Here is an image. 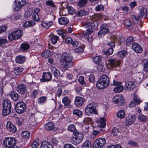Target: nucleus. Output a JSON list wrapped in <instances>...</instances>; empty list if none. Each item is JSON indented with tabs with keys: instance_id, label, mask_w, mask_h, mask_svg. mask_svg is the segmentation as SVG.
Instances as JSON below:
<instances>
[{
	"instance_id": "nucleus-1",
	"label": "nucleus",
	"mask_w": 148,
	"mask_h": 148,
	"mask_svg": "<svg viewBox=\"0 0 148 148\" xmlns=\"http://www.w3.org/2000/svg\"><path fill=\"white\" fill-rule=\"evenodd\" d=\"M73 56L70 54L66 53L62 54L61 65L64 71L68 70L73 66Z\"/></svg>"
},
{
	"instance_id": "nucleus-2",
	"label": "nucleus",
	"mask_w": 148,
	"mask_h": 148,
	"mask_svg": "<svg viewBox=\"0 0 148 148\" xmlns=\"http://www.w3.org/2000/svg\"><path fill=\"white\" fill-rule=\"evenodd\" d=\"M110 83L109 79L105 74L102 75L96 83V87L99 89H102L108 87Z\"/></svg>"
},
{
	"instance_id": "nucleus-3",
	"label": "nucleus",
	"mask_w": 148,
	"mask_h": 148,
	"mask_svg": "<svg viewBox=\"0 0 148 148\" xmlns=\"http://www.w3.org/2000/svg\"><path fill=\"white\" fill-rule=\"evenodd\" d=\"M97 106V104L92 102L87 105L85 109L86 114L88 115H90L92 113L97 114V112L96 108Z\"/></svg>"
},
{
	"instance_id": "nucleus-4",
	"label": "nucleus",
	"mask_w": 148,
	"mask_h": 148,
	"mask_svg": "<svg viewBox=\"0 0 148 148\" xmlns=\"http://www.w3.org/2000/svg\"><path fill=\"white\" fill-rule=\"evenodd\" d=\"M95 16H92L90 18L91 22L86 21L84 24L86 27H90L92 29L96 28L98 25V23L95 18Z\"/></svg>"
},
{
	"instance_id": "nucleus-5",
	"label": "nucleus",
	"mask_w": 148,
	"mask_h": 148,
	"mask_svg": "<svg viewBox=\"0 0 148 148\" xmlns=\"http://www.w3.org/2000/svg\"><path fill=\"white\" fill-rule=\"evenodd\" d=\"M16 143V139L12 137H6L3 140L4 146L8 148H10L15 145Z\"/></svg>"
},
{
	"instance_id": "nucleus-6",
	"label": "nucleus",
	"mask_w": 148,
	"mask_h": 148,
	"mask_svg": "<svg viewBox=\"0 0 148 148\" xmlns=\"http://www.w3.org/2000/svg\"><path fill=\"white\" fill-rule=\"evenodd\" d=\"M23 32L21 30H18L12 33L8 36L9 40L12 41L20 38L22 36Z\"/></svg>"
},
{
	"instance_id": "nucleus-7",
	"label": "nucleus",
	"mask_w": 148,
	"mask_h": 148,
	"mask_svg": "<svg viewBox=\"0 0 148 148\" xmlns=\"http://www.w3.org/2000/svg\"><path fill=\"white\" fill-rule=\"evenodd\" d=\"M74 133V136L71 142L73 144L75 145L82 141L83 135L81 132H78Z\"/></svg>"
},
{
	"instance_id": "nucleus-8",
	"label": "nucleus",
	"mask_w": 148,
	"mask_h": 148,
	"mask_svg": "<svg viewBox=\"0 0 148 148\" xmlns=\"http://www.w3.org/2000/svg\"><path fill=\"white\" fill-rule=\"evenodd\" d=\"M26 109V105L25 103L22 102L18 103L16 105L15 110L18 114H22L24 112Z\"/></svg>"
},
{
	"instance_id": "nucleus-9",
	"label": "nucleus",
	"mask_w": 148,
	"mask_h": 148,
	"mask_svg": "<svg viewBox=\"0 0 148 148\" xmlns=\"http://www.w3.org/2000/svg\"><path fill=\"white\" fill-rule=\"evenodd\" d=\"M106 143L104 138H100L96 139L93 145V148H102Z\"/></svg>"
},
{
	"instance_id": "nucleus-10",
	"label": "nucleus",
	"mask_w": 148,
	"mask_h": 148,
	"mask_svg": "<svg viewBox=\"0 0 148 148\" xmlns=\"http://www.w3.org/2000/svg\"><path fill=\"white\" fill-rule=\"evenodd\" d=\"M112 101L114 103L118 106H123L125 102L123 97L121 95L115 96L112 98Z\"/></svg>"
},
{
	"instance_id": "nucleus-11",
	"label": "nucleus",
	"mask_w": 148,
	"mask_h": 148,
	"mask_svg": "<svg viewBox=\"0 0 148 148\" xmlns=\"http://www.w3.org/2000/svg\"><path fill=\"white\" fill-rule=\"evenodd\" d=\"M136 119V117L135 115H129L126 117L124 122L125 125L129 126L131 125L135 121Z\"/></svg>"
},
{
	"instance_id": "nucleus-12",
	"label": "nucleus",
	"mask_w": 148,
	"mask_h": 148,
	"mask_svg": "<svg viewBox=\"0 0 148 148\" xmlns=\"http://www.w3.org/2000/svg\"><path fill=\"white\" fill-rule=\"evenodd\" d=\"M47 16L49 18V19L51 21L49 22H45L43 21L41 22L42 25L47 29L50 26L53 25V22L52 20H54L55 17L53 14H47Z\"/></svg>"
},
{
	"instance_id": "nucleus-13",
	"label": "nucleus",
	"mask_w": 148,
	"mask_h": 148,
	"mask_svg": "<svg viewBox=\"0 0 148 148\" xmlns=\"http://www.w3.org/2000/svg\"><path fill=\"white\" fill-rule=\"evenodd\" d=\"M109 32L108 26L107 25L103 24L101 27V29L98 32V36L99 37L103 36L104 35Z\"/></svg>"
},
{
	"instance_id": "nucleus-14",
	"label": "nucleus",
	"mask_w": 148,
	"mask_h": 148,
	"mask_svg": "<svg viewBox=\"0 0 148 148\" xmlns=\"http://www.w3.org/2000/svg\"><path fill=\"white\" fill-rule=\"evenodd\" d=\"M108 64L110 67L112 68H115L118 67L120 63V61L116 59H111L108 60Z\"/></svg>"
},
{
	"instance_id": "nucleus-15",
	"label": "nucleus",
	"mask_w": 148,
	"mask_h": 148,
	"mask_svg": "<svg viewBox=\"0 0 148 148\" xmlns=\"http://www.w3.org/2000/svg\"><path fill=\"white\" fill-rule=\"evenodd\" d=\"M25 0H15L14 3H15V10L17 11H18L20 10L26 3Z\"/></svg>"
},
{
	"instance_id": "nucleus-16",
	"label": "nucleus",
	"mask_w": 148,
	"mask_h": 148,
	"mask_svg": "<svg viewBox=\"0 0 148 148\" xmlns=\"http://www.w3.org/2000/svg\"><path fill=\"white\" fill-rule=\"evenodd\" d=\"M132 49L136 53H141L143 51V49L139 44L137 42L132 43Z\"/></svg>"
},
{
	"instance_id": "nucleus-17",
	"label": "nucleus",
	"mask_w": 148,
	"mask_h": 148,
	"mask_svg": "<svg viewBox=\"0 0 148 148\" xmlns=\"http://www.w3.org/2000/svg\"><path fill=\"white\" fill-rule=\"evenodd\" d=\"M85 101V99L80 97H77L75 98L74 102L75 105L77 107L82 106Z\"/></svg>"
},
{
	"instance_id": "nucleus-18",
	"label": "nucleus",
	"mask_w": 148,
	"mask_h": 148,
	"mask_svg": "<svg viewBox=\"0 0 148 148\" xmlns=\"http://www.w3.org/2000/svg\"><path fill=\"white\" fill-rule=\"evenodd\" d=\"M52 75L49 72L44 73L42 75L43 78L40 79L41 82L49 81L51 80L52 78Z\"/></svg>"
},
{
	"instance_id": "nucleus-19",
	"label": "nucleus",
	"mask_w": 148,
	"mask_h": 148,
	"mask_svg": "<svg viewBox=\"0 0 148 148\" xmlns=\"http://www.w3.org/2000/svg\"><path fill=\"white\" fill-rule=\"evenodd\" d=\"M17 90L20 94H24L27 92V89L25 85L21 84L17 87Z\"/></svg>"
},
{
	"instance_id": "nucleus-20",
	"label": "nucleus",
	"mask_w": 148,
	"mask_h": 148,
	"mask_svg": "<svg viewBox=\"0 0 148 148\" xmlns=\"http://www.w3.org/2000/svg\"><path fill=\"white\" fill-rule=\"evenodd\" d=\"M6 128L10 132L12 133H14L17 130L16 127L10 122H7Z\"/></svg>"
},
{
	"instance_id": "nucleus-21",
	"label": "nucleus",
	"mask_w": 148,
	"mask_h": 148,
	"mask_svg": "<svg viewBox=\"0 0 148 148\" xmlns=\"http://www.w3.org/2000/svg\"><path fill=\"white\" fill-rule=\"evenodd\" d=\"M136 86L135 84L132 81H129L127 82L125 84V89H127L129 90H131L134 89Z\"/></svg>"
},
{
	"instance_id": "nucleus-22",
	"label": "nucleus",
	"mask_w": 148,
	"mask_h": 148,
	"mask_svg": "<svg viewBox=\"0 0 148 148\" xmlns=\"http://www.w3.org/2000/svg\"><path fill=\"white\" fill-rule=\"evenodd\" d=\"M88 11L84 10H81L75 12V16L82 17L83 16L88 15Z\"/></svg>"
},
{
	"instance_id": "nucleus-23",
	"label": "nucleus",
	"mask_w": 148,
	"mask_h": 148,
	"mask_svg": "<svg viewBox=\"0 0 148 148\" xmlns=\"http://www.w3.org/2000/svg\"><path fill=\"white\" fill-rule=\"evenodd\" d=\"M147 10L144 7L142 8L140 11V13L138 14V16L140 18H146L147 17Z\"/></svg>"
},
{
	"instance_id": "nucleus-24",
	"label": "nucleus",
	"mask_w": 148,
	"mask_h": 148,
	"mask_svg": "<svg viewBox=\"0 0 148 148\" xmlns=\"http://www.w3.org/2000/svg\"><path fill=\"white\" fill-rule=\"evenodd\" d=\"M30 47L29 45L27 43H23L21 44L19 51L20 52H25Z\"/></svg>"
},
{
	"instance_id": "nucleus-25",
	"label": "nucleus",
	"mask_w": 148,
	"mask_h": 148,
	"mask_svg": "<svg viewBox=\"0 0 148 148\" xmlns=\"http://www.w3.org/2000/svg\"><path fill=\"white\" fill-rule=\"evenodd\" d=\"M59 23L61 25H66L69 22V19L66 17L60 18L58 20Z\"/></svg>"
},
{
	"instance_id": "nucleus-26",
	"label": "nucleus",
	"mask_w": 148,
	"mask_h": 148,
	"mask_svg": "<svg viewBox=\"0 0 148 148\" xmlns=\"http://www.w3.org/2000/svg\"><path fill=\"white\" fill-rule=\"evenodd\" d=\"M25 57L24 56L19 55L16 56L15 58V61L17 63L21 64L25 61Z\"/></svg>"
},
{
	"instance_id": "nucleus-27",
	"label": "nucleus",
	"mask_w": 148,
	"mask_h": 148,
	"mask_svg": "<svg viewBox=\"0 0 148 148\" xmlns=\"http://www.w3.org/2000/svg\"><path fill=\"white\" fill-rule=\"evenodd\" d=\"M40 148H53V146L51 144L47 141L42 142L40 147Z\"/></svg>"
},
{
	"instance_id": "nucleus-28",
	"label": "nucleus",
	"mask_w": 148,
	"mask_h": 148,
	"mask_svg": "<svg viewBox=\"0 0 148 148\" xmlns=\"http://www.w3.org/2000/svg\"><path fill=\"white\" fill-rule=\"evenodd\" d=\"M88 0H80L78 2L77 5L79 8L84 7L87 3Z\"/></svg>"
},
{
	"instance_id": "nucleus-29",
	"label": "nucleus",
	"mask_w": 148,
	"mask_h": 148,
	"mask_svg": "<svg viewBox=\"0 0 148 148\" xmlns=\"http://www.w3.org/2000/svg\"><path fill=\"white\" fill-rule=\"evenodd\" d=\"M11 97L14 101H16L18 99V96L17 93L15 91H12L9 94Z\"/></svg>"
},
{
	"instance_id": "nucleus-30",
	"label": "nucleus",
	"mask_w": 148,
	"mask_h": 148,
	"mask_svg": "<svg viewBox=\"0 0 148 148\" xmlns=\"http://www.w3.org/2000/svg\"><path fill=\"white\" fill-rule=\"evenodd\" d=\"M3 108H11V105L10 101L8 99H4L3 102Z\"/></svg>"
},
{
	"instance_id": "nucleus-31",
	"label": "nucleus",
	"mask_w": 148,
	"mask_h": 148,
	"mask_svg": "<svg viewBox=\"0 0 148 148\" xmlns=\"http://www.w3.org/2000/svg\"><path fill=\"white\" fill-rule=\"evenodd\" d=\"M45 127L47 130H51L54 128V125L53 123L49 122L46 124Z\"/></svg>"
},
{
	"instance_id": "nucleus-32",
	"label": "nucleus",
	"mask_w": 148,
	"mask_h": 148,
	"mask_svg": "<svg viewBox=\"0 0 148 148\" xmlns=\"http://www.w3.org/2000/svg\"><path fill=\"white\" fill-rule=\"evenodd\" d=\"M11 111V108H3L2 114L3 116H5L9 114Z\"/></svg>"
},
{
	"instance_id": "nucleus-33",
	"label": "nucleus",
	"mask_w": 148,
	"mask_h": 148,
	"mask_svg": "<svg viewBox=\"0 0 148 148\" xmlns=\"http://www.w3.org/2000/svg\"><path fill=\"white\" fill-rule=\"evenodd\" d=\"M92 32V31L89 28L86 31L85 33L80 34L79 36L81 37H84L86 38V36L90 34Z\"/></svg>"
},
{
	"instance_id": "nucleus-34",
	"label": "nucleus",
	"mask_w": 148,
	"mask_h": 148,
	"mask_svg": "<svg viewBox=\"0 0 148 148\" xmlns=\"http://www.w3.org/2000/svg\"><path fill=\"white\" fill-rule=\"evenodd\" d=\"M123 89L124 88L123 86L119 85L114 88V91L115 92H120L123 91Z\"/></svg>"
},
{
	"instance_id": "nucleus-35",
	"label": "nucleus",
	"mask_w": 148,
	"mask_h": 148,
	"mask_svg": "<svg viewBox=\"0 0 148 148\" xmlns=\"http://www.w3.org/2000/svg\"><path fill=\"white\" fill-rule=\"evenodd\" d=\"M23 71V68L20 67H16L14 69V73L17 75H19Z\"/></svg>"
},
{
	"instance_id": "nucleus-36",
	"label": "nucleus",
	"mask_w": 148,
	"mask_h": 148,
	"mask_svg": "<svg viewBox=\"0 0 148 148\" xmlns=\"http://www.w3.org/2000/svg\"><path fill=\"white\" fill-rule=\"evenodd\" d=\"M117 116L120 119H123L125 117V112L124 110H121L119 111L117 114Z\"/></svg>"
},
{
	"instance_id": "nucleus-37",
	"label": "nucleus",
	"mask_w": 148,
	"mask_h": 148,
	"mask_svg": "<svg viewBox=\"0 0 148 148\" xmlns=\"http://www.w3.org/2000/svg\"><path fill=\"white\" fill-rule=\"evenodd\" d=\"M35 25V21H29L25 22L24 24L23 25L24 27H29L33 26Z\"/></svg>"
},
{
	"instance_id": "nucleus-38",
	"label": "nucleus",
	"mask_w": 148,
	"mask_h": 148,
	"mask_svg": "<svg viewBox=\"0 0 148 148\" xmlns=\"http://www.w3.org/2000/svg\"><path fill=\"white\" fill-rule=\"evenodd\" d=\"M51 52L50 50H46L42 54L41 56L45 58H47L51 55Z\"/></svg>"
},
{
	"instance_id": "nucleus-39",
	"label": "nucleus",
	"mask_w": 148,
	"mask_h": 148,
	"mask_svg": "<svg viewBox=\"0 0 148 148\" xmlns=\"http://www.w3.org/2000/svg\"><path fill=\"white\" fill-rule=\"evenodd\" d=\"M134 41V38L132 36H130L128 37L126 41V44L127 45L130 46L131 44L133 43L132 42Z\"/></svg>"
},
{
	"instance_id": "nucleus-40",
	"label": "nucleus",
	"mask_w": 148,
	"mask_h": 148,
	"mask_svg": "<svg viewBox=\"0 0 148 148\" xmlns=\"http://www.w3.org/2000/svg\"><path fill=\"white\" fill-rule=\"evenodd\" d=\"M68 130L71 132H73L74 134L76 132H77L76 130L75 125L74 124H71L68 126Z\"/></svg>"
},
{
	"instance_id": "nucleus-41",
	"label": "nucleus",
	"mask_w": 148,
	"mask_h": 148,
	"mask_svg": "<svg viewBox=\"0 0 148 148\" xmlns=\"http://www.w3.org/2000/svg\"><path fill=\"white\" fill-rule=\"evenodd\" d=\"M92 60L94 62L98 64L101 62L102 59L100 56H96L92 58Z\"/></svg>"
},
{
	"instance_id": "nucleus-42",
	"label": "nucleus",
	"mask_w": 148,
	"mask_h": 148,
	"mask_svg": "<svg viewBox=\"0 0 148 148\" xmlns=\"http://www.w3.org/2000/svg\"><path fill=\"white\" fill-rule=\"evenodd\" d=\"M62 102L65 106H68L71 103L70 100L67 97H65L62 99Z\"/></svg>"
},
{
	"instance_id": "nucleus-43",
	"label": "nucleus",
	"mask_w": 148,
	"mask_h": 148,
	"mask_svg": "<svg viewBox=\"0 0 148 148\" xmlns=\"http://www.w3.org/2000/svg\"><path fill=\"white\" fill-rule=\"evenodd\" d=\"M47 97L43 96L39 98L38 99V103L40 104H42L47 101Z\"/></svg>"
},
{
	"instance_id": "nucleus-44",
	"label": "nucleus",
	"mask_w": 148,
	"mask_h": 148,
	"mask_svg": "<svg viewBox=\"0 0 148 148\" xmlns=\"http://www.w3.org/2000/svg\"><path fill=\"white\" fill-rule=\"evenodd\" d=\"M119 132V130L116 127H114L112 128L111 131V134L114 136H117Z\"/></svg>"
},
{
	"instance_id": "nucleus-45",
	"label": "nucleus",
	"mask_w": 148,
	"mask_h": 148,
	"mask_svg": "<svg viewBox=\"0 0 148 148\" xmlns=\"http://www.w3.org/2000/svg\"><path fill=\"white\" fill-rule=\"evenodd\" d=\"M138 118V120L141 122H145L147 119V117L142 114L139 115Z\"/></svg>"
},
{
	"instance_id": "nucleus-46",
	"label": "nucleus",
	"mask_w": 148,
	"mask_h": 148,
	"mask_svg": "<svg viewBox=\"0 0 148 148\" xmlns=\"http://www.w3.org/2000/svg\"><path fill=\"white\" fill-rule=\"evenodd\" d=\"M22 136L23 138L27 139L30 137V134L27 131H24L22 132Z\"/></svg>"
},
{
	"instance_id": "nucleus-47",
	"label": "nucleus",
	"mask_w": 148,
	"mask_h": 148,
	"mask_svg": "<svg viewBox=\"0 0 148 148\" xmlns=\"http://www.w3.org/2000/svg\"><path fill=\"white\" fill-rule=\"evenodd\" d=\"M83 122L86 124H90L91 125L92 122V119L90 118L86 117L84 118L83 121Z\"/></svg>"
},
{
	"instance_id": "nucleus-48",
	"label": "nucleus",
	"mask_w": 148,
	"mask_h": 148,
	"mask_svg": "<svg viewBox=\"0 0 148 148\" xmlns=\"http://www.w3.org/2000/svg\"><path fill=\"white\" fill-rule=\"evenodd\" d=\"M40 114L38 112H36L35 113H32L31 114V118H34V120L37 119L40 117Z\"/></svg>"
},
{
	"instance_id": "nucleus-49",
	"label": "nucleus",
	"mask_w": 148,
	"mask_h": 148,
	"mask_svg": "<svg viewBox=\"0 0 148 148\" xmlns=\"http://www.w3.org/2000/svg\"><path fill=\"white\" fill-rule=\"evenodd\" d=\"M53 73L54 76L57 78L59 76L60 74V73L59 71L57 70L56 68L55 67H53Z\"/></svg>"
},
{
	"instance_id": "nucleus-50",
	"label": "nucleus",
	"mask_w": 148,
	"mask_h": 148,
	"mask_svg": "<svg viewBox=\"0 0 148 148\" xmlns=\"http://www.w3.org/2000/svg\"><path fill=\"white\" fill-rule=\"evenodd\" d=\"M78 81L82 86H86V84L84 81V77L83 76H80L79 77L78 79Z\"/></svg>"
},
{
	"instance_id": "nucleus-51",
	"label": "nucleus",
	"mask_w": 148,
	"mask_h": 148,
	"mask_svg": "<svg viewBox=\"0 0 148 148\" xmlns=\"http://www.w3.org/2000/svg\"><path fill=\"white\" fill-rule=\"evenodd\" d=\"M73 113L79 117H81L82 116V111L78 110H75L73 111Z\"/></svg>"
},
{
	"instance_id": "nucleus-52",
	"label": "nucleus",
	"mask_w": 148,
	"mask_h": 148,
	"mask_svg": "<svg viewBox=\"0 0 148 148\" xmlns=\"http://www.w3.org/2000/svg\"><path fill=\"white\" fill-rule=\"evenodd\" d=\"M100 125L101 127L104 128L106 125V121L104 118H100Z\"/></svg>"
},
{
	"instance_id": "nucleus-53",
	"label": "nucleus",
	"mask_w": 148,
	"mask_h": 148,
	"mask_svg": "<svg viewBox=\"0 0 148 148\" xmlns=\"http://www.w3.org/2000/svg\"><path fill=\"white\" fill-rule=\"evenodd\" d=\"M33 13V10L32 9H29L25 13V16L26 17H29Z\"/></svg>"
},
{
	"instance_id": "nucleus-54",
	"label": "nucleus",
	"mask_w": 148,
	"mask_h": 148,
	"mask_svg": "<svg viewBox=\"0 0 148 148\" xmlns=\"http://www.w3.org/2000/svg\"><path fill=\"white\" fill-rule=\"evenodd\" d=\"M126 54V51L125 50H123L118 52L117 55L119 57L122 58L125 56Z\"/></svg>"
},
{
	"instance_id": "nucleus-55",
	"label": "nucleus",
	"mask_w": 148,
	"mask_h": 148,
	"mask_svg": "<svg viewBox=\"0 0 148 148\" xmlns=\"http://www.w3.org/2000/svg\"><path fill=\"white\" fill-rule=\"evenodd\" d=\"M95 9L96 11H103L104 10V6L101 4L98 5L96 7Z\"/></svg>"
},
{
	"instance_id": "nucleus-56",
	"label": "nucleus",
	"mask_w": 148,
	"mask_h": 148,
	"mask_svg": "<svg viewBox=\"0 0 148 148\" xmlns=\"http://www.w3.org/2000/svg\"><path fill=\"white\" fill-rule=\"evenodd\" d=\"M59 39V37L56 36H53L51 38L52 43L53 44H55Z\"/></svg>"
},
{
	"instance_id": "nucleus-57",
	"label": "nucleus",
	"mask_w": 148,
	"mask_h": 148,
	"mask_svg": "<svg viewBox=\"0 0 148 148\" xmlns=\"http://www.w3.org/2000/svg\"><path fill=\"white\" fill-rule=\"evenodd\" d=\"M113 51V49L112 48H110L108 49L106 51H105L104 53L107 56H109L111 55Z\"/></svg>"
},
{
	"instance_id": "nucleus-58",
	"label": "nucleus",
	"mask_w": 148,
	"mask_h": 148,
	"mask_svg": "<svg viewBox=\"0 0 148 148\" xmlns=\"http://www.w3.org/2000/svg\"><path fill=\"white\" fill-rule=\"evenodd\" d=\"M128 144L130 146L132 147H137L138 145V143L137 142L132 140L129 141Z\"/></svg>"
},
{
	"instance_id": "nucleus-59",
	"label": "nucleus",
	"mask_w": 148,
	"mask_h": 148,
	"mask_svg": "<svg viewBox=\"0 0 148 148\" xmlns=\"http://www.w3.org/2000/svg\"><path fill=\"white\" fill-rule=\"evenodd\" d=\"M66 8L68 11L71 14H73L75 12V9L73 7L69 6H67Z\"/></svg>"
},
{
	"instance_id": "nucleus-60",
	"label": "nucleus",
	"mask_w": 148,
	"mask_h": 148,
	"mask_svg": "<svg viewBox=\"0 0 148 148\" xmlns=\"http://www.w3.org/2000/svg\"><path fill=\"white\" fill-rule=\"evenodd\" d=\"M82 147L91 148V144L90 142L89 141H86L84 143Z\"/></svg>"
},
{
	"instance_id": "nucleus-61",
	"label": "nucleus",
	"mask_w": 148,
	"mask_h": 148,
	"mask_svg": "<svg viewBox=\"0 0 148 148\" xmlns=\"http://www.w3.org/2000/svg\"><path fill=\"white\" fill-rule=\"evenodd\" d=\"M133 101L137 104L139 103L141 101L139 100L138 97H137L136 95H134Z\"/></svg>"
},
{
	"instance_id": "nucleus-62",
	"label": "nucleus",
	"mask_w": 148,
	"mask_h": 148,
	"mask_svg": "<svg viewBox=\"0 0 148 148\" xmlns=\"http://www.w3.org/2000/svg\"><path fill=\"white\" fill-rule=\"evenodd\" d=\"M89 80L91 82L94 83L95 82V77L93 74H91L89 76Z\"/></svg>"
},
{
	"instance_id": "nucleus-63",
	"label": "nucleus",
	"mask_w": 148,
	"mask_h": 148,
	"mask_svg": "<svg viewBox=\"0 0 148 148\" xmlns=\"http://www.w3.org/2000/svg\"><path fill=\"white\" fill-rule=\"evenodd\" d=\"M143 69L146 72L148 71V60L144 63Z\"/></svg>"
},
{
	"instance_id": "nucleus-64",
	"label": "nucleus",
	"mask_w": 148,
	"mask_h": 148,
	"mask_svg": "<svg viewBox=\"0 0 148 148\" xmlns=\"http://www.w3.org/2000/svg\"><path fill=\"white\" fill-rule=\"evenodd\" d=\"M38 140H34L32 145V147L33 148H36L38 146Z\"/></svg>"
}]
</instances>
